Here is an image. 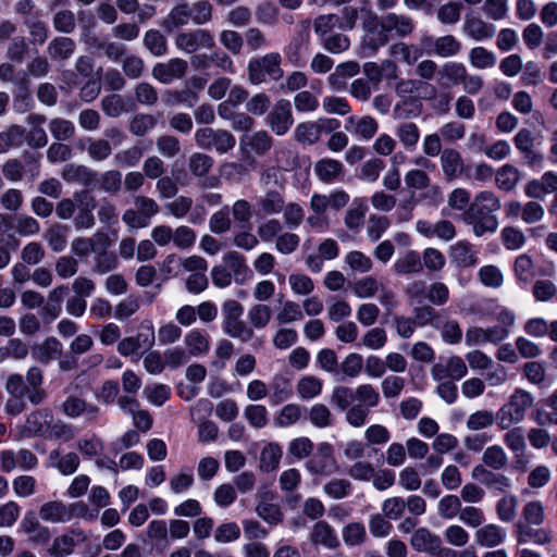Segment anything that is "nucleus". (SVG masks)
<instances>
[{
	"instance_id": "nucleus-48",
	"label": "nucleus",
	"mask_w": 557,
	"mask_h": 557,
	"mask_svg": "<svg viewBox=\"0 0 557 557\" xmlns=\"http://www.w3.org/2000/svg\"><path fill=\"white\" fill-rule=\"evenodd\" d=\"M469 62L478 70L492 69L496 64V55L493 51L482 46L473 47L469 52Z\"/></svg>"
},
{
	"instance_id": "nucleus-54",
	"label": "nucleus",
	"mask_w": 557,
	"mask_h": 557,
	"mask_svg": "<svg viewBox=\"0 0 557 557\" xmlns=\"http://www.w3.org/2000/svg\"><path fill=\"white\" fill-rule=\"evenodd\" d=\"M45 240L54 252H61L66 247V228L61 224H53L44 234Z\"/></svg>"
},
{
	"instance_id": "nucleus-6",
	"label": "nucleus",
	"mask_w": 557,
	"mask_h": 557,
	"mask_svg": "<svg viewBox=\"0 0 557 557\" xmlns=\"http://www.w3.org/2000/svg\"><path fill=\"white\" fill-rule=\"evenodd\" d=\"M175 46L185 53L194 54L200 49L212 50L215 47V40L209 29L196 28L178 33L175 37Z\"/></svg>"
},
{
	"instance_id": "nucleus-3",
	"label": "nucleus",
	"mask_w": 557,
	"mask_h": 557,
	"mask_svg": "<svg viewBox=\"0 0 557 557\" xmlns=\"http://www.w3.org/2000/svg\"><path fill=\"white\" fill-rule=\"evenodd\" d=\"M282 58L277 52H270L261 58H253L248 62V81L252 85H260L265 82L269 76L273 81L283 77L281 67Z\"/></svg>"
},
{
	"instance_id": "nucleus-45",
	"label": "nucleus",
	"mask_w": 557,
	"mask_h": 557,
	"mask_svg": "<svg viewBox=\"0 0 557 557\" xmlns=\"http://www.w3.org/2000/svg\"><path fill=\"white\" fill-rule=\"evenodd\" d=\"M188 170L195 177H205L213 168L214 160L203 152H193L187 161Z\"/></svg>"
},
{
	"instance_id": "nucleus-16",
	"label": "nucleus",
	"mask_w": 557,
	"mask_h": 557,
	"mask_svg": "<svg viewBox=\"0 0 557 557\" xmlns=\"http://www.w3.org/2000/svg\"><path fill=\"white\" fill-rule=\"evenodd\" d=\"M188 63L181 58H173L166 62L157 63L152 67V76L162 84H170L186 75Z\"/></svg>"
},
{
	"instance_id": "nucleus-55",
	"label": "nucleus",
	"mask_w": 557,
	"mask_h": 557,
	"mask_svg": "<svg viewBox=\"0 0 557 557\" xmlns=\"http://www.w3.org/2000/svg\"><path fill=\"white\" fill-rule=\"evenodd\" d=\"M413 320L417 326L431 325L435 329L441 327V314L433 307L423 305L413 309Z\"/></svg>"
},
{
	"instance_id": "nucleus-49",
	"label": "nucleus",
	"mask_w": 557,
	"mask_h": 557,
	"mask_svg": "<svg viewBox=\"0 0 557 557\" xmlns=\"http://www.w3.org/2000/svg\"><path fill=\"white\" fill-rule=\"evenodd\" d=\"M395 135L407 149H413L420 139V129L413 122H404L395 128Z\"/></svg>"
},
{
	"instance_id": "nucleus-59",
	"label": "nucleus",
	"mask_w": 557,
	"mask_h": 557,
	"mask_svg": "<svg viewBox=\"0 0 557 557\" xmlns=\"http://www.w3.org/2000/svg\"><path fill=\"white\" fill-rule=\"evenodd\" d=\"M24 25L28 28L32 44L44 45L49 37V28L46 22L37 16H29L24 21Z\"/></svg>"
},
{
	"instance_id": "nucleus-58",
	"label": "nucleus",
	"mask_w": 557,
	"mask_h": 557,
	"mask_svg": "<svg viewBox=\"0 0 557 557\" xmlns=\"http://www.w3.org/2000/svg\"><path fill=\"white\" fill-rule=\"evenodd\" d=\"M189 8L191 22L195 25H205L212 21L214 8L209 0H197Z\"/></svg>"
},
{
	"instance_id": "nucleus-36",
	"label": "nucleus",
	"mask_w": 557,
	"mask_h": 557,
	"mask_svg": "<svg viewBox=\"0 0 557 557\" xmlns=\"http://www.w3.org/2000/svg\"><path fill=\"white\" fill-rule=\"evenodd\" d=\"M345 128L364 139H371L377 132L379 124L372 116H349L346 121Z\"/></svg>"
},
{
	"instance_id": "nucleus-56",
	"label": "nucleus",
	"mask_w": 557,
	"mask_h": 557,
	"mask_svg": "<svg viewBox=\"0 0 557 557\" xmlns=\"http://www.w3.org/2000/svg\"><path fill=\"white\" fill-rule=\"evenodd\" d=\"M144 46L154 57H161L165 54L168 50L166 38L158 29H149L145 33Z\"/></svg>"
},
{
	"instance_id": "nucleus-30",
	"label": "nucleus",
	"mask_w": 557,
	"mask_h": 557,
	"mask_svg": "<svg viewBox=\"0 0 557 557\" xmlns=\"http://www.w3.org/2000/svg\"><path fill=\"white\" fill-rule=\"evenodd\" d=\"M359 70V64L355 61L341 63L335 67L334 72L329 75L327 83L333 90H344L347 79L356 76Z\"/></svg>"
},
{
	"instance_id": "nucleus-33",
	"label": "nucleus",
	"mask_w": 557,
	"mask_h": 557,
	"mask_svg": "<svg viewBox=\"0 0 557 557\" xmlns=\"http://www.w3.org/2000/svg\"><path fill=\"white\" fill-rule=\"evenodd\" d=\"M222 260L233 274L235 282L242 283L251 276V271L246 263L245 257L238 251L231 250L223 255Z\"/></svg>"
},
{
	"instance_id": "nucleus-13",
	"label": "nucleus",
	"mask_w": 557,
	"mask_h": 557,
	"mask_svg": "<svg viewBox=\"0 0 557 557\" xmlns=\"http://www.w3.org/2000/svg\"><path fill=\"white\" fill-rule=\"evenodd\" d=\"M87 540L82 529H70L65 533L53 539L48 554L52 557H67L72 555L75 547Z\"/></svg>"
},
{
	"instance_id": "nucleus-41",
	"label": "nucleus",
	"mask_w": 557,
	"mask_h": 557,
	"mask_svg": "<svg viewBox=\"0 0 557 557\" xmlns=\"http://www.w3.org/2000/svg\"><path fill=\"white\" fill-rule=\"evenodd\" d=\"M422 269L421 257L413 250L407 251L394 263V271L399 275L419 273Z\"/></svg>"
},
{
	"instance_id": "nucleus-11",
	"label": "nucleus",
	"mask_w": 557,
	"mask_h": 557,
	"mask_svg": "<svg viewBox=\"0 0 557 557\" xmlns=\"http://www.w3.org/2000/svg\"><path fill=\"white\" fill-rule=\"evenodd\" d=\"M267 123L275 135H285L294 123L290 102L286 99L276 101L267 115Z\"/></svg>"
},
{
	"instance_id": "nucleus-25",
	"label": "nucleus",
	"mask_w": 557,
	"mask_h": 557,
	"mask_svg": "<svg viewBox=\"0 0 557 557\" xmlns=\"http://www.w3.org/2000/svg\"><path fill=\"white\" fill-rule=\"evenodd\" d=\"M32 358L42 364H49L62 355V344L55 337H48L30 349Z\"/></svg>"
},
{
	"instance_id": "nucleus-34",
	"label": "nucleus",
	"mask_w": 557,
	"mask_h": 557,
	"mask_svg": "<svg viewBox=\"0 0 557 557\" xmlns=\"http://www.w3.org/2000/svg\"><path fill=\"white\" fill-rule=\"evenodd\" d=\"M76 42L66 36H58L51 39L47 46L49 57L54 61H66L74 54Z\"/></svg>"
},
{
	"instance_id": "nucleus-43",
	"label": "nucleus",
	"mask_w": 557,
	"mask_h": 557,
	"mask_svg": "<svg viewBox=\"0 0 557 557\" xmlns=\"http://www.w3.org/2000/svg\"><path fill=\"white\" fill-rule=\"evenodd\" d=\"M508 460L509 459L507 453L505 451L504 447L498 444L486 447L482 455V461L484 466L495 471H499L506 468Z\"/></svg>"
},
{
	"instance_id": "nucleus-52",
	"label": "nucleus",
	"mask_w": 557,
	"mask_h": 557,
	"mask_svg": "<svg viewBox=\"0 0 557 557\" xmlns=\"http://www.w3.org/2000/svg\"><path fill=\"white\" fill-rule=\"evenodd\" d=\"M367 206L362 200H354L352 206L346 211L344 223L351 231L359 230L364 223Z\"/></svg>"
},
{
	"instance_id": "nucleus-62",
	"label": "nucleus",
	"mask_w": 557,
	"mask_h": 557,
	"mask_svg": "<svg viewBox=\"0 0 557 557\" xmlns=\"http://www.w3.org/2000/svg\"><path fill=\"white\" fill-rule=\"evenodd\" d=\"M462 510L461 500L458 496L449 494L440 499L437 505V512L444 519L459 518Z\"/></svg>"
},
{
	"instance_id": "nucleus-39",
	"label": "nucleus",
	"mask_w": 557,
	"mask_h": 557,
	"mask_svg": "<svg viewBox=\"0 0 557 557\" xmlns=\"http://www.w3.org/2000/svg\"><path fill=\"white\" fill-rule=\"evenodd\" d=\"M520 181V171L512 164H504L495 173L496 186L504 191H511Z\"/></svg>"
},
{
	"instance_id": "nucleus-12",
	"label": "nucleus",
	"mask_w": 557,
	"mask_h": 557,
	"mask_svg": "<svg viewBox=\"0 0 557 557\" xmlns=\"http://www.w3.org/2000/svg\"><path fill=\"white\" fill-rule=\"evenodd\" d=\"M62 412L71 419L83 418L88 423L96 422L100 416L98 406L74 395L63 401Z\"/></svg>"
},
{
	"instance_id": "nucleus-60",
	"label": "nucleus",
	"mask_w": 557,
	"mask_h": 557,
	"mask_svg": "<svg viewBox=\"0 0 557 557\" xmlns=\"http://www.w3.org/2000/svg\"><path fill=\"white\" fill-rule=\"evenodd\" d=\"M270 400L274 405L282 404L292 396V384L284 376H274L270 385Z\"/></svg>"
},
{
	"instance_id": "nucleus-50",
	"label": "nucleus",
	"mask_w": 557,
	"mask_h": 557,
	"mask_svg": "<svg viewBox=\"0 0 557 557\" xmlns=\"http://www.w3.org/2000/svg\"><path fill=\"white\" fill-rule=\"evenodd\" d=\"M49 460L57 461L53 465L63 475L74 473L79 466V458L75 453L61 456L58 450H52L49 454Z\"/></svg>"
},
{
	"instance_id": "nucleus-19",
	"label": "nucleus",
	"mask_w": 557,
	"mask_h": 557,
	"mask_svg": "<svg viewBox=\"0 0 557 557\" xmlns=\"http://www.w3.org/2000/svg\"><path fill=\"white\" fill-rule=\"evenodd\" d=\"M532 525L525 524L522 521H518L515 524L513 535L519 544H527L532 541L537 545H544L552 542L553 533L549 529H534Z\"/></svg>"
},
{
	"instance_id": "nucleus-14",
	"label": "nucleus",
	"mask_w": 557,
	"mask_h": 557,
	"mask_svg": "<svg viewBox=\"0 0 557 557\" xmlns=\"http://www.w3.org/2000/svg\"><path fill=\"white\" fill-rule=\"evenodd\" d=\"M462 34L474 41H486L494 37L496 27L475 14H466L461 26Z\"/></svg>"
},
{
	"instance_id": "nucleus-38",
	"label": "nucleus",
	"mask_w": 557,
	"mask_h": 557,
	"mask_svg": "<svg viewBox=\"0 0 557 557\" xmlns=\"http://www.w3.org/2000/svg\"><path fill=\"white\" fill-rule=\"evenodd\" d=\"M311 541L330 549H334L339 545L334 529L325 521H319L313 525Z\"/></svg>"
},
{
	"instance_id": "nucleus-27",
	"label": "nucleus",
	"mask_w": 557,
	"mask_h": 557,
	"mask_svg": "<svg viewBox=\"0 0 557 557\" xmlns=\"http://www.w3.org/2000/svg\"><path fill=\"white\" fill-rule=\"evenodd\" d=\"M423 42L432 45L433 49L429 52L441 58L455 57L461 50V42L453 35H444L435 39L425 38Z\"/></svg>"
},
{
	"instance_id": "nucleus-26",
	"label": "nucleus",
	"mask_w": 557,
	"mask_h": 557,
	"mask_svg": "<svg viewBox=\"0 0 557 557\" xmlns=\"http://www.w3.org/2000/svg\"><path fill=\"white\" fill-rule=\"evenodd\" d=\"M108 245V236L102 233H96L90 238H74L71 243V251L79 258H85L90 252H97L99 248Z\"/></svg>"
},
{
	"instance_id": "nucleus-35",
	"label": "nucleus",
	"mask_w": 557,
	"mask_h": 557,
	"mask_svg": "<svg viewBox=\"0 0 557 557\" xmlns=\"http://www.w3.org/2000/svg\"><path fill=\"white\" fill-rule=\"evenodd\" d=\"M534 401L535 398L532 393L517 387L505 404L524 420L527 412L534 406Z\"/></svg>"
},
{
	"instance_id": "nucleus-46",
	"label": "nucleus",
	"mask_w": 557,
	"mask_h": 557,
	"mask_svg": "<svg viewBox=\"0 0 557 557\" xmlns=\"http://www.w3.org/2000/svg\"><path fill=\"white\" fill-rule=\"evenodd\" d=\"M157 122V117L152 114L137 113L131 119L128 131L134 136L143 137L156 127Z\"/></svg>"
},
{
	"instance_id": "nucleus-32",
	"label": "nucleus",
	"mask_w": 557,
	"mask_h": 557,
	"mask_svg": "<svg viewBox=\"0 0 557 557\" xmlns=\"http://www.w3.org/2000/svg\"><path fill=\"white\" fill-rule=\"evenodd\" d=\"M314 172L321 182L331 184L343 176L344 165L338 160L324 158L314 164Z\"/></svg>"
},
{
	"instance_id": "nucleus-15",
	"label": "nucleus",
	"mask_w": 557,
	"mask_h": 557,
	"mask_svg": "<svg viewBox=\"0 0 557 557\" xmlns=\"http://www.w3.org/2000/svg\"><path fill=\"white\" fill-rule=\"evenodd\" d=\"M506 431L503 436V442L515 456L513 467L518 470H525L528 459L525 456L527 443L523 430L521 428H512Z\"/></svg>"
},
{
	"instance_id": "nucleus-64",
	"label": "nucleus",
	"mask_w": 557,
	"mask_h": 557,
	"mask_svg": "<svg viewBox=\"0 0 557 557\" xmlns=\"http://www.w3.org/2000/svg\"><path fill=\"white\" fill-rule=\"evenodd\" d=\"M242 143L246 144L258 154H263L272 147V138L265 131H258L251 135L242 138Z\"/></svg>"
},
{
	"instance_id": "nucleus-7",
	"label": "nucleus",
	"mask_w": 557,
	"mask_h": 557,
	"mask_svg": "<svg viewBox=\"0 0 557 557\" xmlns=\"http://www.w3.org/2000/svg\"><path fill=\"white\" fill-rule=\"evenodd\" d=\"M310 20H301L298 23L299 30L285 48V55L294 65H300L305 62L310 37Z\"/></svg>"
},
{
	"instance_id": "nucleus-57",
	"label": "nucleus",
	"mask_w": 557,
	"mask_h": 557,
	"mask_svg": "<svg viewBox=\"0 0 557 557\" xmlns=\"http://www.w3.org/2000/svg\"><path fill=\"white\" fill-rule=\"evenodd\" d=\"M305 409L297 404L285 405L275 417V424L280 428H287L304 417Z\"/></svg>"
},
{
	"instance_id": "nucleus-1",
	"label": "nucleus",
	"mask_w": 557,
	"mask_h": 557,
	"mask_svg": "<svg viewBox=\"0 0 557 557\" xmlns=\"http://www.w3.org/2000/svg\"><path fill=\"white\" fill-rule=\"evenodd\" d=\"M502 208L498 196L492 190H482L471 200L461 214V221L471 227L475 237L495 233L499 226L496 212Z\"/></svg>"
},
{
	"instance_id": "nucleus-29",
	"label": "nucleus",
	"mask_w": 557,
	"mask_h": 557,
	"mask_svg": "<svg viewBox=\"0 0 557 557\" xmlns=\"http://www.w3.org/2000/svg\"><path fill=\"white\" fill-rule=\"evenodd\" d=\"M61 176L67 183L90 186L96 182L97 173L86 165L70 163L63 168Z\"/></svg>"
},
{
	"instance_id": "nucleus-21",
	"label": "nucleus",
	"mask_w": 557,
	"mask_h": 557,
	"mask_svg": "<svg viewBox=\"0 0 557 557\" xmlns=\"http://www.w3.org/2000/svg\"><path fill=\"white\" fill-rule=\"evenodd\" d=\"M506 536L505 529L496 523L482 524L473 533L474 543L481 547L487 548L502 545Z\"/></svg>"
},
{
	"instance_id": "nucleus-24",
	"label": "nucleus",
	"mask_w": 557,
	"mask_h": 557,
	"mask_svg": "<svg viewBox=\"0 0 557 557\" xmlns=\"http://www.w3.org/2000/svg\"><path fill=\"white\" fill-rule=\"evenodd\" d=\"M67 504L62 500H49L39 508V517L49 523H65L71 521V511Z\"/></svg>"
},
{
	"instance_id": "nucleus-37",
	"label": "nucleus",
	"mask_w": 557,
	"mask_h": 557,
	"mask_svg": "<svg viewBox=\"0 0 557 557\" xmlns=\"http://www.w3.org/2000/svg\"><path fill=\"white\" fill-rule=\"evenodd\" d=\"M133 104L119 94H111L101 100V110L109 117H119L123 113L133 111Z\"/></svg>"
},
{
	"instance_id": "nucleus-53",
	"label": "nucleus",
	"mask_w": 557,
	"mask_h": 557,
	"mask_svg": "<svg viewBox=\"0 0 557 557\" xmlns=\"http://www.w3.org/2000/svg\"><path fill=\"white\" fill-rule=\"evenodd\" d=\"M25 129L16 124L10 125L3 132H0V153L7 152L23 141Z\"/></svg>"
},
{
	"instance_id": "nucleus-44",
	"label": "nucleus",
	"mask_w": 557,
	"mask_h": 557,
	"mask_svg": "<svg viewBox=\"0 0 557 557\" xmlns=\"http://www.w3.org/2000/svg\"><path fill=\"white\" fill-rule=\"evenodd\" d=\"M247 319L252 331L265 329L272 319V310L268 305L256 304L249 308Z\"/></svg>"
},
{
	"instance_id": "nucleus-23",
	"label": "nucleus",
	"mask_w": 557,
	"mask_h": 557,
	"mask_svg": "<svg viewBox=\"0 0 557 557\" xmlns=\"http://www.w3.org/2000/svg\"><path fill=\"white\" fill-rule=\"evenodd\" d=\"M441 168L447 181L460 177L465 171V162L460 152L454 148H446L441 154Z\"/></svg>"
},
{
	"instance_id": "nucleus-22",
	"label": "nucleus",
	"mask_w": 557,
	"mask_h": 557,
	"mask_svg": "<svg viewBox=\"0 0 557 557\" xmlns=\"http://www.w3.org/2000/svg\"><path fill=\"white\" fill-rule=\"evenodd\" d=\"M53 416L49 409H38L30 412L25 421L23 433L27 437L44 436L49 430Z\"/></svg>"
},
{
	"instance_id": "nucleus-18",
	"label": "nucleus",
	"mask_w": 557,
	"mask_h": 557,
	"mask_svg": "<svg viewBox=\"0 0 557 557\" xmlns=\"http://www.w3.org/2000/svg\"><path fill=\"white\" fill-rule=\"evenodd\" d=\"M449 259L457 268L467 269L475 267L479 262L474 246L466 240H458L449 247Z\"/></svg>"
},
{
	"instance_id": "nucleus-8",
	"label": "nucleus",
	"mask_w": 557,
	"mask_h": 557,
	"mask_svg": "<svg viewBox=\"0 0 557 557\" xmlns=\"http://www.w3.org/2000/svg\"><path fill=\"white\" fill-rule=\"evenodd\" d=\"M77 203L76 212L73 218V224L76 230H89L94 227L96 221L94 210L96 208L95 197L87 190L74 193Z\"/></svg>"
},
{
	"instance_id": "nucleus-28",
	"label": "nucleus",
	"mask_w": 557,
	"mask_h": 557,
	"mask_svg": "<svg viewBox=\"0 0 557 557\" xmlns=\"http://www.w3.org/2000/svg\"><path fill=\"white\" fill-rule=\"evenodd\" d=\"M442 542L441 537L428 528L417 529L410 539L412 548L419 553H426L432 556Z\"/></svg>"
},
{
	"instance_id": "nucleus-31",
	"label": "nucleus",
	"mask_w": 557,
	"mask_h": 557,
	"mask_svg": "<svg viewBox=\"0 0 557 557\" xmlns=\"http://www.w3.org/2000/svg\"><path fill=\"white\" fill-rule=\"evenodd\" d=\"M467 71L466 65L461 62H446L437 72L438 84L446 87L460 85Z\"/></svg>"
},
{
	"instance_id": "nucleus-17",
	"label": "nucleus",
	"mask_w": 557,
	"mask_h": 557,
	"mask_svg": "<svg viewBox=\"0 0 557 557\" xmlns=\"http://www.w3.org/2000/svg\"><path fill=\"white\" fill-rule=\"evenodd\" d=\"M516 148L522 153L523 161L530 166H541L543 156L534 149V137L528 128H521L513 137Z\"/></svg>"
},
{
	"instance_id": "nucleus-47",
	"label": "nucleus",
	"mask_w": 557,
	"mask_h": 557,
	"mask_svg": "<svg viewBox=\"0 0 557 557\" xmlns=\"http://www.w3.org/2000/svg\"><path fill=\"white\" fill-rule=\"evenodd\" d=\"M522 374L532 385H536L539 387L547 386V371L542 362H525L522 367Z\"/></svg>"
},
{
	"instance_id": "nucleus-5",
	"label": "nucleus",
	"mask_w": 557,
	"mask_h": 557,
	"mask_svg": "<svg viewBox=\"0 0 557 557\" xmlns=\"http://www.w3.org/2000/svg\"><path fill=\"white\" fill-rule=\"evenodd\" d=\"M414 29L413 20L407 15L388 13L383 16L381 21V32L379 33L377 40L372 45L373 49L384 46L388 40V34H394L396 37H407Z\"/></svg>"
},
{
	"instance_id": "nucleus-63",
	"label": "nucleus",
	"mask_w": 557,
	"mask_h": 557,
	"mask_svg": "<svg viewBox=\"0 0 557 557\" xmlns=\"http://www.w3.org/2000/svg\"><path fill=\"white\" fill-rule=\"evenodd\" d=\"M298 143L313 145L320 139L319 126L315 121L299 123L294 131Z\"/></svg>"
},
{
	"instance_id": "nucleus-42",
	"label": "nucleus",
	"mask_w": 557,
	"mask_h": 557,
	"mask_svg": "<svg viewBox=\"0 0 557 557\" xmlns=\"http://www.w3.org/2000/svg\"><path fill=\"white\" fill-rule=\"evenodd\" d=\"M184 343L191 356L205 355L209 351L210 343L208 335L200 330L189 331L185 337Z\"/></svg>"
},
{
	"instance_id": "nucleus-10",
	"label": "nucleus",
	"mask_w": 557,
	"mask_h": 557,
	"mask_svg": "<svg viewBox=\"0 0 557 557\" xmlns=\"http://www.w3.org/2000/svg\"><path fill=\"white\" fill-rule=\"evenodd\" d=\"M350 196L343 189H335L330 194H313L310 199V209L313 213L325 214L327 210L339 211L345 208Z\"/></svg>"
},
{
	"instance_id": "nucleus-4",
	"label": "nucleus",
	"mask_w": 557,
	"mask_h": 557,
	"mask_svg": "<svg viewBox=\"0 0 557 557\" xmlns=\"http://www.w3.org/2000/svg\"><path fill=\"white\" fill-rule=\"evenodd\" d=\"M194 140L200 149L214 150L220 154L227 153L236 145V139L232 133L226 129L212 127L196 129Z\"/></svg>"
},
{
	"instance_id": "nucleus-2",
	"label": "nucleus",
	"mask_w": 557,
	"mask_h": 557,
	"mask_svg": "<svg viewBox=\"0 0 557 557\" xmlns=\"http://www.w3.org/2000/svg\"><path fill=\"white\" fill-rule=\"evenodd\" d=\"M244 307L234 299L225 300L222 305V330L227 336L243 343L251 341L255 336L252 327L244 320Z\"/></svg>"
},
{
	"instance_id": "nucleus-40",
	"label": "nucleus",
	"mask_w": 557,
	"mask_h": 557,
	"mask_svg": "<svg viewBox=\"0 0 557 557\" xmlns=\"http://www.w3.org/2000/svg\"><path fill=\"white\" fill-rule=\"evenodd\" d=\"M284 203L285 200L282 194L271 189L259 198L258 208L263 215H275L283 211Z\"/></svg>"
},
{
	"instance_id": "nucleus-51",
	"label": "nucleus",
	"mask_w": 557,
	"mask_h": 557,
	"mask_svg": "<svg viewBox=\"0 0 557 557\" xmlns=\"http://www.w3.org/2000/svg\"><path fill=\"white\" fill-rule=\"evenodd\" d=\"M322 381L313 375L302 376L296 385L298 396L304 399H312L322 392Z\"/></svg>"
},
{
	"instance_id": "nucleus-61",
	"label": "nucleus",
	"mask_w": 557,
	"mask_h": 557,
	"mask_svg": "<svg viewBox=\"0 0 557 557\" xmlns=\"http://www.w3.org/2000/svg\"><path fill=\"white\" fill-rule=\"evenodd\" d=\"M302 319L304 312L300 305L292 300L284 301L275 317L276 322L282 325L298 322Z\"/></svg>"
},
{
	"instance_id": "nucleus-9",
	"label": "nucleus",
	"mask_w": 557,
	"mask_h": 557,
	"mask_svg": "<svg viewBox=\"0 0 557 557\" xmlns=\"http://www.w3.org/2000/svg\"><path fill=\"white\" fill-rule=\"evenodd\" d=\"M1 469L3 472H11L15 468L29 471L37 467L38 458L29 449L21 448L17 451L4 449L0 451Z\"/></svg>"
},
{
	"instance_id": "nucleus-20",
	"label": "nucleus",
	"mask_w": 557,
	"mask_h": 557,
	"mask_svg": "<svg viewBox=\"0 0 557 557\" xmlns=\"http://www.w3.org/2000/svg\"><path fill=\"white\" fill-rule=\"evenodd\" d=\"M557 191V174L548 171L540 178L527 183L524 194L531 199L543 200L549 194Z\"/></svg>"
}]
</instances>
